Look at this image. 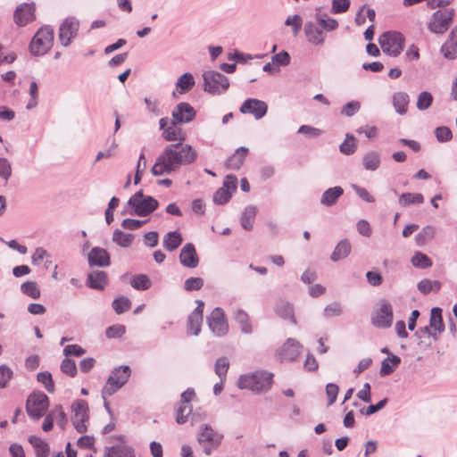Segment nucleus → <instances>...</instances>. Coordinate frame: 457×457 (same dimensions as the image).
<instances>
[{"mask_svg": "<svg viewBox=\"0 0 457 457\" xmlns=\"http://www.w3.org/2000/svg\"><path fill=\"white\" fill-rule=\"evenodd\" d=\"M286 26H292L294 35H297L301 30L303 25V20L300 15L295 14L288 16L285 21Z\"/></svg>", "mask_w": 457, "mask_h": 457, "instance_id": "61", "label": "nucleus"}, {"mask_svg": "<svg viewBox=\"0 0 457 457\" xmlns=\"http://www.w3.org/2000/svg\"><path fill=\"white\" fill-rule=\"evenodd\" d=\"M435 228L433 226L428 225L424 227L416 236L415 241L418 245H424L428 241L432 240L435 237Z\"/></svg>", "mask_w": 457, "mask_h": 457, "instance_id": "42", "label": "nucleus"}, {"mask_svg": "<svg viewBox=\"0 0 457 457\" xmlns=\"http://www.w3.org/2000/svg\"><path fill=\"white\" fill-rule=\"evenodd\" d=\"M247 153L248 149L246 147L241 146L237 148L236 152L227 159V168L231 170H239L244 163Z\"/></svg>", "mask_w": 457, "mask_h": 457, "instance_id": "26", "label": "nucleus"}, {"mask_svg": "<svg viewBox=\"0 0 457 457\" xmlns=\"http://www.w3.org/2000/svg\"><path fill=\"white\" fill-rule=\"evenodd\" d=\"M178 123L179 122H175V120L172 119L170 125L162 131V137L166 141H176L179 139L181 142L184 140L182 129L176 126Z\"/></svg>", "mask_w": 457, "mask_h": 457, "instance_id": "38", "label": "nucleus"}, {"mask_svg": "<svg viewBox=\"0 0 457 457\" xmlns=\"http://www.w3.org/2000/svg\"><path fill=\"white\" fill-rule=\"evenodd\" d=\"M206 322L215 337H224L228 332V324L224 311L220 307H216L212 311L206 318Z\"/></svg>", "mask_w": 457, "mask_h": 457, "instance_id": "13", "label": "nucleus"}, {"mask_svg": "<svg viewBox=\"0 0 457 457\" xmlns=\"http://www.w3.org/2000/svg\"><path fill=\"white\" fill-rule=\"evenodd\" d=\"M435 136L437 141L445 143L453 138L452 130L446 126H440L435 129Z\"/></svg>", "mask_w": 457, "mask_h": 457, "instance_id": "57", "label": "nucleus"}, {"mask_svg": "<svg viewBox=\"0 0 457 457\" xmlns=\"http://www.w3.org/2000/svg\"><path fill=\"white\" fill-rule=\"evenodd\" d=\"M411 264L418 269L430 268L433 264L432 260L421 252H416L411 257Z\"/></svg>", "mask_w": 457, "mask_h": 457, "instance_id": "44", "label": "nucleus"}, {"mask_svg": "<svg viewBox=\"0 0 457 457\" xmlns=\"http://www.w3.org/2000/svg\"><path fill=\"white\" fill-rule=\"evenodd\" d=\"M12 370L5 364L0 366V388H5L9 380L12 378Z\"/></svg>", "mask_w": 457, "mask_h": 457, "instance_id": "62", "label": "nucleus"}, {"mask_svg": "<svg viewBox=\"0 0 457 457\" xmlns=\"http://www.w3.org/2000/svg\"><path fill=\"white\" fill-rule=\"evenodd\" d=\"M454 16L453 8L437 9L429 17L427 29L434 35H444L452 27Z\"/></svg>", "mask_w": 457, "mask_h": 457, "instance_id": "3", "label": "nucleus"}, {"mask_svg": "<svg viewBox=\"0 0 457 457\" xmlns=\"http://www.w3.org/2000/svg\"><path fill=\"white\" fill-rule=\"evenodd\" d=\"M130 368L127 365L115 368L109 376L106 385L103 387L102 396L112 395L128 381L130 376Z\"/></svg>", "mask_w": 457, "mask_h": 457, "instance_id": "9", "label": "nucleus"}, {"mask_svg": "<svg viewBox=\"0 0 457 457\" xmlns=\"http://www.w3.org/2000/svg\"><path fill=\"white\" fill-rule=\"evenodd\" d=\"M404 42V36L395 30L384 32L378 39L382 51L393 57H396L402 53Z\"/></svg>", "mask_w": 457, "mask_h": 457, "instance_id": "7", "label": "nucleus"}, {"mask_svg": "<svg viewBox=\"0 0 457 457\" xmlns=\"http://www.w3.org/2000/svg\"><path fill=\"white\" fill-rule=\"evenodd\" d=\"M196 156V152L189 145H182L181 142L170 145L157 157L151 170L152 174L154 176L170 174L181 165L194 162Z\"/></svg>", "mask_w": 457, "mask_h": 457, "instance_id": "1", "label": "nucleus"}, {"mask_svg": "<svg viewBox=\"0 0 457 457\" xmlns=\"http://www.w3.org/2000/svg\"><path fill=\"white\" fill-rule=\"evenodd\" d=\"M197 306L187 318V331L193 336H198L203 323L204 303L196 300Z\"/></svg>", "mask_w": 457, "mask_h": 457, "instance_id": "16", "label": "nucleus"}, {"mask_svg": "<svg viewBox=\"0 0 457 457\" xmlns=\"http://www.w3.org/2000/svg\"><path fill=\"white\" fill-rule=\"evenodd\" d=\"M344 189L342 187L336 186L333 187H329L322 194L320 197V204L324 206H332L336 204L337 199L343 195Z\"/></svg>", "mask_w": 457, "mask_h": 457, "instance_id": "25", "label": "nucleus"}, {"mask_svg": "<svg viewBox=\"0 0 457 457\" xmlns=\"http://www.w3.org/2000/svg\"><path fill=\"white\" fill-rule=\"evenodd\" d=\"M401 363V358L397 355L391 354L381 362L379 374L381 377H386L392 374L395 370Z\"/></svg>", "mask_w": 457, "mask_h": 457, "instance_id": "31", "label": "nucleus"}, {"mask_svg": "<svg viewBox=\"0 0 457 457\" xmlns=\"http://www.w3.org/2000/svg\"><path fill=\"white\" fill-rule=\"evenodd\" d=\"M112 305L117 314H121L130 309L131 302L126 296H120L113 300Z\"/></svg>", "mask_w": 457, "mask_h": 457, "instance_id": "50", "label": "nucleus"}, {"mask_svg": "<svg viewBox=\"0 0 457 457\" xmlns=\"http://www.w3.org/2000/svg\"><path fill=\"white\" fill-rule=\"evenodd\" d=\"M234 320L239 324L240 329L245 334H251L253 331L252 326L249 321L248 314L241 309L234 312Z\"/></svg>", "mask_w": 457, "mask_h": 457, "instance_id": "39", "label": "nucleus"}, {"mask_svg": "<svg viewBox=\"0 0 457 457\" xmlns=\"http://www.w3.org/2000/svg\"><path fill=\"white\" fill-rule=\"evenodd\" d=\"M126 332V328L124 325L116 324L110 326L105 330V336L107 338H120Z\"/></svg>", "mask_w": 457, "mask_h": 457, "instance_id": "55", "label": "nucleus"}, {"mask_svg": "<svg viewBox=\"0 0 457 457\" xmlns=\"http://www.w3.org/2000/svg\"><path fill=\"white\" fill-rule=\"evenodd\" d=\"M342 313L341 304L337 302L328 304L323 310V315L326 318L340 316Z\"/></svg>", "mask_w": 457, "mask_h": 457, "instance_id": "60", "label": "nucleus"}, {"mask_svg": "<svg viewBox=\"0 0 457 457\" xmlns=\"http://www.w3.org/2000/svg\"><path fill=\"white\" fill-rule=\"evenodd\" d=\"M51 411H54V420H56L57 425L61 428H64L67 425L68 419L67 415L63 411V408L61 404H58L54 406V409L51 410Z\"/></svg>", "mask_w": 457, "mask_h": 457, "instance_id": "59", "label": "nucleus"}, {"mask_svg": "<svg viewBox=\"0 0 457 457\" xmlns=\"http://www.w3.org/2000/svg\"><path fill=\"white\" fill-rule=\"evenodd\" d=\"M304 34L308 42L314 46H321L325 42V37L322 29L312 21L304 25Z\"/></svg>", "mask_w": 457, "mask_h": 457, "instance_id": "21", "label": "nucleus"}, {"mask_svg": "<svg viewBox=\"0 0 457 457\" xmlns=\"http://www.w3.org/2000/svg\"><path fill=\"white\" fill-rule=\"evenodd\" d=\"M301 347L298 341L294 338H288L278 349V357L280 361H292L299 355Z\"/></svg>", "mask_w": 457, "mask_h": 457, "instance_id": "18", "label": "nucleus"}, {"mask_svg": "<svg viewBox=\"0 0 457 457\" xmlns=\"http://www.w3.org/2000/svg\"><path fill=\"white\" fill-rule=\"evenodd\" d=\"M36 20L35 3L19 4L13 12V21L18 27H24Z\"/></svg>", "mask_w": 457, "mask_h": 457, "instance_id": "14", "label": "nucleus"}, {"mask_svg": "<svg viewBox=\"0 0 457 457\" xmlns=\"http://www.w3.org/2000/svg\"><path fill=\"white\" fill-rule=\"evenodd\" d=\"M339 151L345 155H351L355 153V138L353 135L346 134L345 140L339 145Z\"/></svg>", "mask_w": 457, "mask_h": 457, "instance_id": "48", "label": "nucleus"}, {"mask_svg": "<svg viewBox=\"0 0 457 457\" xmlns=\"http://www.w3.org/2000/svg\"><path fill=\"white\" fill-rule=\"evenodd\" d=\"M21 292L33 298L37 299L40 297V289L37 284L34 281H26L21 286Z\"/></svg>", "mask_w": 457, "mask_h": 457, "instance_id": "47", "label": "nucleus"}, {"mask_svg": "<svg viewBox=\"0 0 457 457\" xmlns=\"http://www.w3.org/2000/svg\"><path fill=\"white\" fill-rule=\"evenodd\" d=\"M134 239V236L129 233H124L120 229H115L112 234V241L120 247H129Z\"/></svg>", "mask_w": 457, "mask_h": 457, "instance_id": "41", "label": "nucleus"}, {"mask_svg": "<svg viewBox=\"0 0 457 457\" xmlns=\"http://www.w3.org/2000/svg\"><path fill=\"white\" fill-rule=\"evenodd\" d=\"M171 115L175 122L188 123L195 118L196 112L188 103L181 102L175 106Z\"/></svg>", "mask_w": 457, "mask_h": 457, "instance_id": "17", "label": "nucleus"}, {"mask_svg": "<svg viewBox=\"0 0 457 457\" xmlns=\"http://www.w3.org/2000/svg\"><path fill=\"white\" fill-rule=\"evenodd\" d=\"M180 263L187 268L194 269L198 266L199 258L196 253L195 245L192 243H187L179 253Z\"/></svg>", "mask_w": 457, "mask_h": 457, "instance_id": "19", "label": "nucleus"}, {"mask_svg": "<svg viewBox=\"0 0 457 457\" xmlns=\"http://www.w3.org/2000/svg\"><path fill=\"white\" fill-rule=\"evenodd\" d=\"M409 96L404 92H397L393 96V105L397 113L403 115L407 112Z\"/></svg>", "mask_w": 457, "mask_h": 457, "instance_id": "37", "label": "nucleus"}, {"mask_svg": "<svg viewBox=\"0 0 457 457\" xmlns=\"http://www.w3.org/2000/svg\"><path fill=\"white\" fill-rule=\"evenodd\" d=\"M176 412V422L178 424H184L187 422V417L192 412V406L191 404L179 403Z\"/></svg>", "mask_w": 457, "mask_h": 457, "instance_id": "49", "label": "nucleus"}, {"mask_svg": "<svg viewBox=\"0 0 457 457\" xmlns=\"http://www.w3.org/2000/svg\"><path fill=\"white\" fill-rule=\"evenodd\" d=\"M315 19L320 29L328 32L336 30L339 26L336 19L328 17L326 13H317Z\"/></svg>", "mask_w": 457, "mask_h": 457, "instance_id": "35", "label": "nucleus"}, {"mask_svg": "<svg viewBox=\"0 0 457 457\" xmlns=\"http://www.w3.org/2000/svg\"><path fill=\"white\" fill-rule=\"evenodd\" d=\"M228 368L229 361L227 357L222 356L216 360L214 364V371L220 379L226 380Z\"/></svg>", "mask_w": 457, "mask_h": 457, "instance_id": "46", "label": "nucleus"}, {"mask_svg": "<svg viewBox=\"0 0 457 457\" xmlns=\"http://www.w3.org/2000/svg\"><path fill=\"white\" fill-rule=\"evenodd\" d=\"M428 327L431 330H434L433 332L436 333V336L445 331L441 308L434 307L431 309Z\"/></svg>", "mask_w": 457, "mask_h": 457, "instance_id": "27", "label": "nucleus"}, {"mask_svg": "<svg viewBox=\"0 0 457 457\" xmlns=\"http://www.w3.org/2000/svg\"><path fill=\"white\" fill-rule=\"evenodd\" d=\"M274 311L276 314L280 318L284 320H289L293 324L296 323L294 306L291 303L280 299L276 303Z\"/></svg>", "mask_w": 457, "mask_h": 457, "instance_id": "23", "label": "nucleus"}, {"mask_svg": "<svg viewBox=\"0 0 457 457\" xmlns=\"http://www.w3.org/2000/svg\"><path fill=\"white\" fill-rule=\"evenodd\" d=\"M29 442L34 447L36 457H48L50 448L46 442L35 436H29Z\"/></svg>", "mask_w": 457, "mask_h": 457, "instance_id": "36", "label": "nucleus"}, {"mask_svg": "<svg viewBox=\"0 0 457 457\" xmlns=\"http://www.w3.org/2000/svg\"><path fill=\"white\" fill-rule=\"evenodd\" d=\"M393 307L386 299H381L378 302V307L371 315V323L378 328H387L393 323Z\"/></svg>", "mask_w": 457, "mask_h": 457, "instance_id": "11", "label": "nucleus"}, {"mask_svg": "<svg viewBox=\"0 0 457 457\" xmlns=\"http://www.w3.org/2000/svg\"><path fill=\"white\" fill-rule=\"evenodd\" d=\"M232 196L231 191L225 187H220L213 194V202L216 204H224L228 203Z\"/></svg>", "mask_w": 457, "mask_h": 457, "instance_id": "53", "label": "nucleus"}, {"mask_svg": "<svg viewBox=\"0 0 457 457\" xmlns=\"http://www.w3.org/2000/svg\"><path fill=\"white\" fill-rule=\"evenodd\" d=\"M182 241L183 238L181 234L178 230H175L168 232L166 235H164L162 245L168 252H172L182 244Z\"/></svg>", "mask_w": 457, "mask_h": 457, "instance_id": "28", "label": "nucleus"}, {"mask_svg": "<svg viewBox=\"0 0 457 457\" xmlns=\"http://www.w3.org/2000/svg\"><path fill=\"white\" fill-rule=\"evenodd\" d=\"M48 407L49 398L41 391L33 392L27 398L26 411L31 420H40L45 415Z\"/></svg>", "mask_w": 457, "mask_h": 457, "instance_id": "6", "label": "nucleus"}, {"mask_svg": "<svg viewBox=\"0 0 457 457\" xmlns=\"http://www.w3.org/2000/svg\"><path fill=\"white\" fill-rule=\"evenodd\" d=\"M127 204L133 209V212H130V214L134 213L139 217H145L150 215L159 206V203L154 197H144L142 190L134 194L128 200Z\"/></svg>", "mask_w": 457, "mask_h": 457, "instance_id": "5", "label": "nucleus"}, {"mask_svg": "<svg viewBox=\"0 0 457 457\" xmlns=\"http://www.w3.org/2000/svg\"><path fill=\"white\" fill-rule=\"evenodd\" d=\"M273 374L267 371H255L241 375L237 380V386L241 389H249L257 394L266 393L272 384Z\"/></svg>", "mask_w": 457, "mask_h": 457, "instance_id": "2", "label": "nucleus"}, {"mask_svg": "<svg viewBox=\"0 0 457 457\" xmlns=\"http://www.w3.org/2000/svg\"><path fill=\"white\" fill-rule=\"evenodd\" d=\"M256 213L257 208L254 205H248L245 208L240 218V224L245 230L253 229Z\"/></svg>", "mask_w": 457, "mask_h": 457, "instance_id": "33", "label": "nucleus"}, {"mask_svg": "<svg viewBox=\"0 0 457 457\" xmlns=\"http://www.w3.org/2000/svg\"><path fill=\"white\" fill-rule=\"evenodd\" d=\"M239 111L243 114H253L256 120H260L266 115L268 105L264 101L247 98L240 106Z\"/></svg>", "mask_w": 457, "mask_h": 457, "instance_id": "15", "label": "nucleus"}, {"mask_svg": "<svg viewBox=\"0 0 457 457\" xmlns=\"http://www.w3.org/2000/svg\"><path fill=\"white\" fill-rule=\"evenodd\" d=\"M204 90L212 95L225 93L229 87L228 79L215 71H207L203 73Z\"/></svg>", "mask_w": 457, "mask_h": 457, "instance_id": "8", "label": "nucleus"}, {"mask_svg": "<svg viewBox=\"0 0 457 457\" xmlns=\"http://www.w3.org/2000/svg\"><path fill=\"white\" fill-rule=\"evenodd\" d=\"M90 267H107L111 264L109 253L101 247H93L87 256Z\"/></svg>", "mask_w": 457, "mask_h": 457, "instance_id": "20", "label": "nucleus"}, {"mask_svg": "<svg viewBox=\"0 0 457 457\" xmlns=\"http://www.w3.org/2000/svg\"><path fill=\"white\" fill-rule=\"evenodd\" d=\"M37 379L38 382L43 384V386H45V388L47 392H49V393L54 392V380L52 378V374L50 372H48V371L39 372L37 375Z\"/></svg>", "mask_w": 457, "mask_h": 457, "instance_id": "51", "label": "nucleus"}, {"mask_svg": "<svg viewBox=\"0 0 457 457\" xmlns=\"http://www.w3.org/2000/svg\"><path fill=\"white\" fill-rule=\"evenodd\" d=\"M351 253V245L347 239H342L335 247L330 259L333 262H338L346 258Z\"/></svg>", "mask_w": 457, "mask_h": 457, "instance_id": "30", "label": "nucleus"}, {"mask_svg": "<svg viewBox=\"0 0 457 457\" xmlns=\"http://www.w3.org/2000/svg\"><path fill=\"white\" fill-rule=\"evenodd\" d=\"M130 285L137 290H147L152 283L150 278L145 274L134 275L130 279Z\"/></svg>", "mask_w": 457, "mask_h": 457, "instance_id": "45", "label": "nucleus"}, {"mask_svg": "<svg viewBox=\"0 0 457 457\" xmlns=\"http://www.w3.org/2000/svg\"><path fill=\"white\" fill-rule=\"evenodd\" d=\"M361 109V104L353 100L345 104L341 109V114L346 117L353 116Z\"/></svg>", "mask_w": 457, "mask_h": 457, "instance_id": "58", "label": "nucleus"}, {"mask_svg": "<svg viewBox=\"0 0 457 457\" xmlns=\"http://www.w3.org/2000/svg\"><path fill=\"white\" fill-rule=\"evenodd\" d=\"M104 457H135V453L131 447L117 445L107 447Z\"/></svg>", "mask_w": 457, "mask_h": 457, "instance_id": "29", "label": "nucleus"}, {"mask_svg": "<svg viewBox=\"0 0 457 457\" xmlns=\"http://www.w3.org/2000/svg\"><path fill=\"white\" fill-rule=\"evenodd\" d=\"M204 286V279L198 277H191L187 278L184 282V288L186 291L191 292L200 290Z\"/></svg>", "mask_w": 457, "mask_h": 457, "instance_id": "56", "label": "nucleus"}, {"mask_svg": "<svg viewBox=\"0 0 457 457\" xmlns=\"http://www.w3.org/2000/svg\"><path fill=\"white\" fill-rule=\"evenodd\" d=\"M72 424L79 433L87 430V423L89 420V409L87 403L83 399L75 400L71 404Z\"/></svg>", "mask_w": 457, "mask_h": 457, "instance_id": "10", "label": "nucleus"}, {"mask_svg": "<svg viewBox=\"0 0 457 457\" xmlns=\"http://www.w3.org/2000/svg\"><path fill=\"white\" fill-rule=\"evenodd\" d=\"M441 52L445 58L451 60L455 59L457 57V39L449 45H443Z\"/></svg>", "mask_w": 457, "mask_h": 457, "instance_id": "64", "label": "nucleus"}, {"mask_svg": "<svg viewBox=\"0 0 457 457\" xmlns=\"http://www.w3.org/2000/svg\"><path fill=\"white\" fill-rule=\"evenodd\" d=\"M290 55L287 51H281L271 58L272 63L277 66H287L290 63Z\"/></svg>", "mask_w": 457, "mask_h": 457, "instance_id": "63", "label": "nucleus"}, {"mask_svg": "<svg viewBox=\"0 0 457 457\" xmlns=\"http://www.w3.org/2000/svg\"><path fill=\"white\" fill-rule=\"evenodd\" d=\"M107 282V275L104 271L96 270L87 275V286L90 288L103 290Z\"/></svg>", "mask_w": 457, "mask_h": 457, "instance_id": "24", "label": "nucleus"}, {"mask_svg": "<svg viewBox=\"0 0 457 457\" xmlns=\"http://www.w3.org/2000/svg\"><path fill=\"white\" fill-rule=\"evenodd\" d=\"M381 158L380 154L376 151L367 152L362 156V165L367 170H377L380 165Z\"/></svg>", "mask_w": 457, "mask_h": 457, "instance_id": "32", "label": "nucleus"}, {"mask_svg": "<svg viewBox=\"0 0 457 457\" xmlns=\"http://www.w3.org/2000/svg\"><path fill=\"white\" fill-rule=\"evenodd\" d=\"M195 84V79L190 72L182 74L176 82L179 94H186L190 91Z\"/></svg>", "mask_w": 457, "mask_h": 457, "instance_id": "34", "label": "nucleus"}, {"mask_svg": "<svg viewBox=\"0 0 457 457\" xmlns=\"http://www.w3.org/2000/svg\"><path fill=\"white\" fill-rule=\"evenodd\" d=\"M54 31L49 25L42 26L32 37L29 52L34 56L46 54L53 46Z\"/></svg>", "mask_w": 457, "mask_h": 457, "instance_id": "4", "label": "nucleus"}, {"mask_svg": "<svg viewBox=\"0 0 457 457\" xmlns=\"http://www.w3.org/2000/svg\"><path fill=\"white\" fill-rule=\"evenodd\" d=\"M441 282L438 280L424 278L418 283L417 287L420 293L428 295L432 291L438 292L441 288Z\"/></svg>", "mask_w": 457, "mask_h": 457, "instance_id": "40", "label": "nucleus"}, {"mask_svg": "<svg viewBox=\"0 0 457 457\" xmlns=\"http://www.w3.org/2000/svg\"><path fill=\"white\" fill-rule=\"evenodd\" d=\"M79 26V21L76 17H67L62 21L58 31V39L62 46H69L77 37Z\"/></svg>", "mask_w": 457, "mask_h": 457, "instance_id": "12", "label": "nucleus"}, {"mask_svg": "<svg viewBox=\"0 0 457 457\" xmlns=\"http://www.w3.org/2000/svg\"><path fill=\"white\" fill-rule=\"evenodd\" d=\"M424 202L422 194L420 193H403L399 196V204L402 206H408L411 204H420Z\"/></svg>", "mask_w": 457, "mask_h": 457, "instance_id": "43", "label": "nucleus"}, {"mask_svg": "<svg viewBox=\"0 0 457 457\" xmlns=\"http://www.w3.org/2000/svg\"><path fill=\"white\" fill-rule=\"evenodd\" d=\"M222 437L221 435L216 434L209 425L203 424L200 427L197 439L200 444L207 442L211 443L212 446H218Z\"/></svg>", "mask_w": 457, "mask_h": 457, "instance_id": "22", "label": "nucleus"}, {"mask_svg": "<svg viewBox=\"0 0 457 457\" xmlns=\"http://www.w3.org/2000/svg\"><path fill=\"white\" fill-rule=\"evenodd\" d=\"M433 103V96L428 91L421 92L417 99V108L420 111L428 110Z\"/></svg>", "mask_w": 457, "mask_h": 457, "instance_id": "52", "label": "nucleus"}, {"mask_svg": "<svg viewBox=\"0 0 457 457\" xmlns=\"http://www.w3.org/2000/svg\"><path fill=\"white\" fill-rule=\"evenodd\" d=\"M61 370L71 378H74L77 375V366L75 361L69 358L63 359L61 363Z\"/></svg>", "mask_w": 457, "mask_h": 457, "instance_id": "54", "label": "nucleus"}]
</instances>
